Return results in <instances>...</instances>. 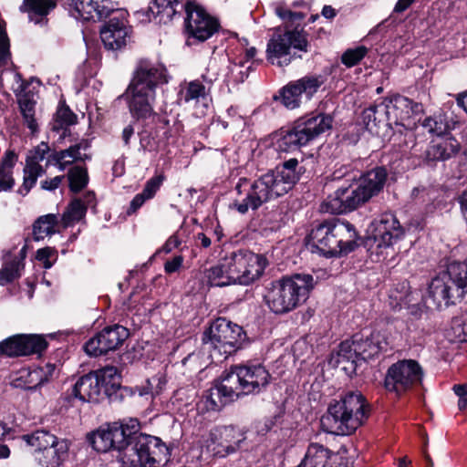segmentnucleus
<instances>
[{
    "mask_svg": "<svg viewBox=\"0 0 467 467\" xmlns=\"http://www.w3.org/2000/svg\"><path fill=\"white\" fill-rule=\"evenodd\" d=\"M89 440L97 451H117L121 467H161L169 460L167 446L157 437L139 432L135 419L105 424Z\"/></svg>",
    "mask_w": 467,
    "mask_h": 467,
    "instance_id": "obj_1",
    "label": "nucleus"
},
{
    "mask_svg": "<svg viewBox=\"0 0 467 467\" xmlns=\"http://www.w3.org/2000/svg\"><path fill=\"white\" fill-rule=\"evenodd\" d=\"M304 172L302 166L296 158L289 159L277 165L253 182L241 178L235 186L239 197L230 205L240 213L244 214L251 210H257L263 203L286 194L299 181Z\"/></svg>",
    "mask_w": 467,
    "mask_h": 467,
    "instance_id": "obj_2",
    "label": "nucleus"
},
{
    "mask_svg": "<svg viewBox=\"0 0 467 467\" xmlns=\"http://www.w3.org/2000/svg\"><path fill=\"white\" fill-rule=\"evenodd\" d=\"M74 9L84 20H101L109 17L100 29V37L106 48L119 50L131 39L128 25V12L119 8L112 0H72Z\"/></svg>",
    "mask_w": 467,
    "mask_h": 467,
    "instance_id": "obj_3",
    "label": "nucleus"
},
{
    "mask_svg": "<svg viewBox=\"0 0 467 467\" xmlns=\"http://www.w3.org/2000/svg\"><path fill=\"white\" fill-rule=\"evenodd\" d=\"M369 411V405L360 391H348L329 404L321 418V426L327 433L350 435L367 420Z\"/></svg>",
    "mask_w": 467,
    "mask_h": 467,
    "instance_id": "obj_4",
    "label": "nucleus"
},
{
    "mask_svg": "<svg viewBox=\"0 0 467 467\" xmlns=\"http://www.w3.org/2000/svg\"><path fill=\"white\" fill-rule=\"evenodd\" d=\"M166 82L165 68L161 65L149 62L139 65L125 93L132 117L140 119L152 115L155 88Z\"/></svg>",
    "mask_w": 467,
    "mask_h": 467,
    "instance_id": "obj_5",
    "label": "nucleus"
},
{
    "mask_svg": "<svg viewBox=\"0 0 467 467\" xmlns=\"http://www.w3.org/2000/svg\"><path fill=\"white\" fill-rule=\"evenodd\" d=\"M313 287L314 279L310 275L285 276L270 284L265 301L275 314H285L304 303Z\"/></svg>",
    "mask_w": 467,
    "mask_h": 467,
    "instance_id": "obj_6",
    "label": "nucleus"
},
{
    "mask_svg": "<svg viewBox=\"0 0 467 467\" xmlns=\"http://www.w3.org/2000/svg\"><path fill=\"white\" fill-rule=\"evenodd\" d=\"M357 233L347 221H325L310 233L312 247L321 254L331 257L348 254L356 246Z\"/></svg>",
    "mask_w": 467,
    "mask_h": 467,
    "instance_id": "obj_7",
    "label": "nucleus"
},
{
    "mask_svg": "<svg viewBox=\"0 0 467 467\" xmlns=\"http://www.w3.org/2000/svg\"><path fill=\"white\" fill-rule=\"evenodd\" d=\"M467 294V260L453 262L446 271L435 276L430 285L426 298L427 304L436 308L447 307L461 301Z\"/></svg>",
    "mask_w": 467,
    "mask_h": 467,
    "instance_id": "obj_8",
    "label": "nucleus"
},
{
    "mask_svg": "<svg viewBox=\"0 0 467 467\" xmlns=\"http://www.w3.org/2000/svg\"><path fill=\"white\" fill-rule=\"evenodd\" d=\"M244 339L243 328L223 317L215 319L202 337L204 348L216 362H221L235 353Z\"/></svg>",
    "mask_w": 467,
    "mask_h": 467,
    "instance_id": "obj_9",
    "label": "nucleus"
},
{
    "mask_svg": "<svg viewBox=\"0 0 467 467\" xmlns=\"http://www.w3.org/2000/svg\"><path fill=\"white\" fill-rule=\"evenodd\" d=\"M332 123V117L326 114L301 118L291 129L282 134L277 140V148L281 151L296 150L329 130Z\"/></svg>",
    "mask_w": 467,
    "mask_h": 467,
    "instance_id": "obj_10",
    "label": "nucleus"
},
{
    "mask_svg": "<svg viewBox=\"0 0 467 467\" xmlns=\"http://www.w3.org/2000/svg\"><path fill=\"white\" fill-rule=\"evenodd\" d=\"M245 440L242 429L232 425L216 426L210 431L197 460L202 464H208L213 457L223 458L234 454L243 447Z\"/></svg>",
    "mask_w": 467,
    "mask_h": 467,
    "instance_id": "obj_11",
    "label": "nucleus"
},
{
    "mask_svg": "<svg viewBox=\"0 0 467 467\" xmlns=\"http://www.w3.org/2000/svg\"><path fill=\"white\" fill-rule=\"evenodd\" d=\"M387 345L384 337L377 331H362L355 334L351 340H346L338 348V363L350 362L353 368L358 361H366L377 356Z\"/></svg>",
    "mask_w": 467,
    "mask_h": 467,
    "instance_id": "obj_12",
    "label": "nucleus"
},
{
    "mask_svg": "<svg viewBox=\"0 0 467 467\" xmlns=\"http://www.w3.org/2000/svg\"><path fill=\"white\" fill-rule=\"evenodd\" d=\"M230 278L234 284L248 285L258 280L267 265L265 257L249 250H236L225 254Z\"/></svg>",
    "mask_w": 467,
    "mask_h": 467,
    "instance_id": "obj_13",
    "label": "nucleus"
},
{
    "mask_svg": "<svg viewBox=\"0 0 467 467\" xmlns=\"http://www.w3.org/2000/svg\"><path fill=\"white\" fill-rule=\"evenodd\" d=\"M296 50L307 51V41L303 32L286 30L284 33L275 32L268 40L266 46V59L272 65L285 67L296 56Z\"/></svg>",
    "mask_w": 467,
    "mask_h": 467,
    "instance_id": "obj_14",
    "label": "nucleus"
},
{
    "mask_svg": "<svg viewBox=\"0 0 467 467\" xmlns=\"http://www.w3.org/2000/svg\"><path fill=\"white\" fill-rule=\"evenodd\" d=\"M238 397L241 395L257 394L265 389L270 383L271 375L261 363L246 362L232 366L225 371Z\"/></svg>",
    "mask_w": 467,
    "mask_h": 467,
    "instance_id": "obj_15",
    "label": "nucleus"
},
{
    "mask_svg": "<svg viewBox=\"0 0 467 467\" xmlns=\"http://www.w3.org/2000/svg\"><path fill=\"white\" fill-rule=\"evenodd\" d=\"M421 379L422 370L419 363L412 359H405L389 368L384 386L388 391L400 395L420 384Z\"/></svg>",
    "mask_w": 467,
    "mask_h": 467,
    "instance_id": "obj_16",
    "label": "nucleus"
},
{
    "mask_svg": "<svg viewBox=\"0 0 467 467\" xmlns=\"http://www.w3.org/2000/svg\"><path fill=\"white\" fill-rule=\"evenodd\" d=\"M323 82L320 76H306L287 83L274 99L280 100L286 109H295L300 107L304 99L309 100L317 92Z\"/></svg>",
    "mask_w": 467,
    "mask_h": 467,
    "instance_id": "obj_17",
    "label": "nucleus"
},
{
    "mask_svg": "<svg viewBox=\"0 0 467 467\" xmlns=\"http://www.w3.org/2000/svg\"><path fill=\"white\" fill-rule=\"evenodd\" d=\"M185 13V26L189 37L202 42L210 38L219 28L217 20L194 1L186 4Z\"/></svg>",
    "mask_w": 467,
    "mask_h": 467,
    "instance_id": "obj_18",
    "label": "nucleus"
},
{
    "mask_svg": "<svg viewBox=\"0 0 467 467\" xmlns=\"http://www.w3.org/2000/svg\"><path fill=\"white\" fill-rule=\"evenodd\" d=\"M372 238L378 248H389L405 236V229L396 216L385 213L376 218L370 224Z\"/></svg>",
    "mask_w": 467,
    "mask_h": 467,
    "instance_id": "obj_19",
    "label": "nucleus"
},
{
    "mask_svg": "<svg viewBox=\"0 0 467 467\" xmlns=\"http://www.w3.org/2000/svg\"><path fill=\"white\" fill-rule=\"evenodd\" d=\"M368 201L356 182L349 187L338 188L333 195L324 201L321 211L328 213H345L354 211Z\"/></svg>",
    "mask_w": 467,
    "mask_h": 467,
    "instance_id": "obj_20",
    "label": "nucleus"
},
{
    "mask_svg": "<svg viewBox=\"0 0 467 467\" xmlns=\"http://www.w3.org/2000/svg\"><path fill=\"white\" fill-rule=\"evenodd\" d=\"M129 331L120 325L105 327L84 346L88 356L99 357L116 350L128 338Z\"/></svg>",
    "mask_w": 467,
    "mask_h": 467,
    "instance_id": "obj_21",
    "label": "nucleus"
},
{
    "mask_svg": "<svg viewBox=\"0 0 467 467\" xmlns=\"http://www.w3.org/2000/svg\"><path fill=\"white\" fill-rule=\"evenodd\" d=\"M48 151L49 147L46 142H41L28 151L24 167L23 184L18 190L20 194L26 195L36 185L37 179L46 173L47 167L50 161H53L51 155L47 160L45 166H42L40 162L46 160Z\"/></svg>",
    "mask_w": 467,
    "mask_h": 467,
    "instance_id": "obj_22",
    "label": "nucleus"
},
{
    "mask_svg": "<svg viewBox=\"0 0 467 467\" xmlns=\"http://www.w3.org/2000/svg\"><path fill=\"white\" fill-rule=\"evenodd\" d=\"M47 347L46 339L38 335H15L0 342V354L6 357L39 354Z\"/></svg>",
    "mask_w": 467,
    "mask_h": 467,
    "instance_id": "obj_23",
    "label": "nucleus"
},
{
    "mask_svg": "<svg viewBox=\"0 0 467 467\" xmlns=\"http://www.w3.org/2000/svg\"><path fill=\"white\" fill-rule=\"evenodd\" d=\"M237 398H239L238 390H235L226 372H224L221 381L207 391L202 402L207 410L216 411Z\"/></svg>",
    "mask_w": 467,
    "mask_h": 467,
    "instance_id": "obj_24",
    "label": "nucleus"
},
{
    "mask_svg": "<svg viewBox=\"0 0 467 467\" xmlns=\"http://www.w3.org/2000/svg\"><path fill=\"white\" fill-rule=\"evenodd\" d=\"M99 379L92 372L80 377L70 389L65 394V400L74 404L75 401L97 402L99 400L101 389L99 386Z\"/></svg>",
    "mask_w": 467,
    "mask_h": 467,
    "instance_id": "obj_25",
    "label": "nucleus"
},
{
    "mask_svg": "<svg viewBox=\"0 0 467 467\" xmlns=\"http://www.w3.org/2000/svg\"><path fill=\"white\" fill-rule=\"evenodd\" d=\"M179 99L197 108L196 114L203 116L209 106L210 93L207 92V88L202 85L200 79H194L181 86Z\"/></svg>",
    "mask_w": 467,
    "mask_h": 467,
    "instance_id": "obj_26",
    "label": "nucleus"
},
{
    "mask_svg": "<svg viewBox=\"0 0 467 467\" xmlns=\"http://www.w3.org/2000/svg\"><path fill=\"white\" fill-rule=\"evenodd\" d=\"M386 100L390 110L391 124L406 126V120L423 111L422 104L401 95H395Z\"/></svg>",
    "mask_w": 467,
    "mask_h": 467,
    "instance_id": "obj_27",
    "label": "nucleus"
},
{
    "mask_svg": "<svg viewBox=\"0 0 467 467\" xmlns=\"http://www.w3.org/2000/svg\"><path fill=\"white\" fill-rule=\"evenodd\" d=\"M459 150L460 143L452 137L433 140L425 151V160L428 162L446 161L455 156Z\"/></svg>",
    "mask_w": 467,
    "mask_h": 467,
    "instance_id": "obj_28",
    "label": "nucleus"
},
{
    "mask_svg": "<svg viewBox=\"0 0 467 467\" xmlns=\"http://www.w3.org/2000/svg\"><path fill=\"white\" fill-rule=\"evenodd\" d=\"M387 177V170L384 167H377L362 175L357 183L369 201L383 190Z\"/></svg>",
    "mask_w": 467,
    "mask_h": 467,
    "instance_id": "obj_29",
    "label": "nucleus"
},
{
    "mask_svg": "<svg viewBox=\"0 0 467 467\" xmlns=\"http://www.w3.org/2000/svg\"><path fill=\"white\" fill-rule=\"evenodd\" d=\"M89 148V143L86 140L70 146L68 149L56 151L51 154L53 161L58 165L60 171H64L67 166L76 161H85L89 156L85 152Z\"/></svg>",
    "mask_w": 467,
    "mask_h": 467,
    "instance_id": "obj_30",
    "label": "nucleus"
},
{
    "mask_svg": "<svg viewBox=\"0 0 467 467\" xmlns=\"http://www.w3.org/2000/svg\"><path fill=\"white\" fill-rule=\"evenodd\" d=\"M57 0H24L20 10L35 24H47V16L57 7Z\"/></svg>",
    "mask_w": 467,
    "mask_h": 467,
    "instance_id": "obj_31",
    "label": "nucleus"
},
{
    "mask_svg": "<svg viewBox=\"0 0 467 467\" xmlns=\"http://www.w3.org/2000/svg\"><path fill=\"white\" fill-rule=\"evenodd\" d=\"M68 448L67 441L60 440L38 453L36 460L41 467H59L67 457Z\"/></svg>",
    "mask_w": 467,
    "mask_h": 467,
    "instance_id": "obj_32",
    "label": "nucleus"
},
{
    "mask_svg": "<svg viewBox=\"0 0 467 467\" xmlns=\"http://www.w3.org/2000/svg\"><path fill=\"white\" fill-rule=\"evenodd\" d=\"M178 5L179 0H152L146 13L147 19L150 21L159 17V22L166 23L176 14Z\"/></svg>",
    "mask_w": 467,
    "mask_h": 467,
    "instance_id": "obj_33",
    "label": "nucleus"
},
{
    "mask_svg": "<svg viewBox=\"0 0 467 467\" xmlns=\"http://www.w3.org/2000/svg\"><path fill=\"white\" fill-rule=\"evenodd\" d=\"M17 155L14 150H6L0 161V192H9L15 185L13 169L17 161Z\"/></svg>",
    "mask_w": 467,
    "mask_h": 467,
    "instance_id": "obj_34",
    "label": "nucleus"
},
{
    "mask_svg": "<svg viewBox=\"0 0 467 467\" xmlns=\"http://www.w3.org/2000/svg\"><path fill=\"white\" fill-rule=\"evenodd\" d=\"M22 440L37 453H40L60 441L54 434L46 430H37L32 433L25 434L22 436Z\"/></svg>",
    "mask_w": 467,
    "mask_h": 467,
    "instance_id": "obj_35",
    "label": "nucleus"
},
{
    "mask_svg": "<svg viewBox=\"0 0 467 467\" xmlns=\"http://www.w3.org/2000/svg\"><path fill=\"white\" fill-rule=\"evenodd\" d=\"M59 223L57 215L48 213L38 217L33 224V238L40 241L56 234Z\"/></svg>",
    "mask_w": 467,
    "mask_h": 467,
    "instance_id": "obj_36",
    "label": "nucleus"
},
{
    "mask_svg": "<svg viewBox=\"0 0 467 467\" xmlns=\"http://www.w3.org/2000/svg\"><path fill=\"white\" fill-rule=\"evenodd\" d=\"M226 257L225 255L219 261V263L210 267L204 272V277L211 286H226L234 284L230 275L228 268L225 267Z\"/></svg>",
    "mask_w": 467,
    "mask_h": 467,
    "instance_id": "obj_37",
    "label": "nucleus"
},
{
    "mask_svg": "<svg viewBox=\"0 0 467 467\" xmlns=\"http://www.w3.org/2000/svg\"><path fill=\"white\" fill-rule=\"evenodd\" d=\"M456 122L449 121L444 114H438L426 118L422 127L432 135L441 136L455 128Z\"/></svg>",
    "mask_w": 467,
    "mask_h": 467,
    "instance_id": "obj_38",
    "label": "nucleus"
},
{
    "mask_svg": "<svg viewBox=\"0 0 467 467\" xmlns=\"http://www.w3.org/2000/svg\"><path fill=\"white\" fill-rule=\"evenodd\" d=\"M166 382V379L163 375L157 374L148 379L144 385L137 386L135 388L136 392L140 397H145L147 400L153 399L162 392Z\"/></svg>",
    "mask_w": 467,
    "mask_h": 467,
    "instance_id": "obj_39",
    "label": "nucleus"
},
{
    "mask_svg": "<svg viewBox=\"0 0 467 467\" xmlns=\"http://www.w3.org/2000/svg\"><path fill=\"white\" fill-rule=\"evenodd\" d=\"M87 213V206L79 199L73 200L67 207L61 217L64 228L72 226L81 221Z\"/></svg>",
    "mask_w": 467,
    "mask_h": 467,
    "instance_id": "obj_40",
    "label": "nucleus"
},
{
    "mask_svg": "<svg viewBox=\"0 0 467 467\" xmlns=\"http://www.w3.org/2000/svg\"><path fill=\"white\" fill-rule=\"evenodd\" d=\"M99 379V386L100 389H105L108 391L109 387L115 389L119 386V375L118 368L113 366H107L100 369L92 372Z\"/></svg>",
    "mask_w": 467,
    "mask_h": 467,
    "instance_id": "obj_41",
    "label": "nucleus"
},
{
    "mask_svg": "<svg viewBox=\"0 0 467 467\" xmlns=\"http://www.w3.org/2000/svg\"><path fill=\"white\" fill-rule=\"evenodd\" d=\"M263 60H254L251 64L245 67V62L243 59L234 61L229 67V78L235 83L244 82L249 75V71L254 70L255 66L262 64Z\"/></svg>",
    "mask_w": 467,
    "mask_h": 467,
    "instance_id": "obj_42",
    "label": "nucleus"
},
{
    "mask_svg": "<svg viewBox=\"0 0 467 467\" xmlns=\"http://www.w3.org/2000/svg\"><path fill=\"white\" fill-rule=\"evenodd\" d=\"M23 268V257L21 259L15 258L5 264L2 269H0V285H5L19 278Z\"/></svg>",
    "mask_w": 467,
    "mask_h": 467,
    "instance_id": "obj_43",
    "label": "nucleus"
},
{
    "mask_svg": "<svg viewBox=\"0 0 467 467\" xmlns=\"http://www.w3.org/2000/svg\"><path fill=\"white\" fill-rule=\"evenodd\" d=\"M70 190L73 192H79L87 186L88 176L87 170L82 167H73L67 173Z\"/></svg>",
    "mask_w": 467,
    "mask_h": 467,
    "instance_id": "obj_44",
    "label": "nucleus"
},
{
    "mask_svg": "<svg viewBox=\"0 0 467 467\" xmlns=\"http://www.w3.org/2000/svg\"><path fill=\"white\" fill-rule=\"evenodd\" d=\"M19 106L25 124L31 132H36L37 130V123L35 119V103L28 99L22 98L19 99Z\"/></svg>",
    "mask_w": 467,
    "mask_h": 467,
    "instance_id": "obj_45",
    "label": "nucleus"
},
{
    "mask_svg": "<svg viewBox=\"0 0 467 467\" xmlns=\"http://www.w3.org/2000/svg\"><path fill=\"white\" fill-rule=\"evenodd\" d=\"M368 48L364 46L349 48L341 56V62L348 67H351L358 64L367 55Z\"/></svg>",
    "mask_w": 467,
    "mask_h": 467,
    "instance_id": "obj_46",
    "label": "nucleus"
},
{
    "mask_svg": "<svg viewBox=\"0 0 467 467\" xmlns=\"http://www.w3.org/2000/svg\"><path fill=\"white\" fill-rule=\"evenodd\" d=\"M451 330L455 339L465 341L467 339V314L454 317L451 320Z\"/></svg>",
    "mask_w": 467,
    "mask_h": 467,
    "instance_id": "obj_47",
    "label": "nucleus"
},
{
    "mask_svg": "<svg viewBox=\"0 0 467 467\" xmlns=\"http://www.w3.org/2000/svg\"><path fill=\"white\" fill-rule=\"evenodd\" d=\"M373 106H374L375 115L377 116V121L379 123V127L381 125L390 126L391 125L390 110L388 107V102H387L386 99L383 101H381L380 103L374 104Z\"/></svg>",
    "mask_w": 467,
    "mask_h": 467,
    "instance_id": "obj_48",
    "label": "nucleus"
},
{
    "mask_svg": "<svg viewBox=\"0 0 467 467\" xmlns=\"http://www.w3.org/2000/svg\"><path fill=\"white\" fill-rule=\"evenodd\" d=\"M9 57V41L5 30V25L0 20V67L7 65Z\"/></svg>",
    "mask_w": 467,
    "mask_h": 467,
    "instance_id": "obj_49",
    "label": "nucleus"
},
{
    "mask_svg": "<svg viewBox=\"0 0 467 467\" xmlns=\"http://www.w3.org/2000/svg\"><path fill=\"white\" fill-rule=\"evenodd\" d=\"M36 259L42 262L46 269H49L57 260V251L52 247H45L36 251Z\"/></svg>",
    "mask_w": 467,
    "mask_h": 467,
    "instance_id": "obj_50",
    "label": "nucleus"
},
{
    "mask_svg": "<svg viewBox=\"0 0 467 467\" xmlns=\"http://www.w3.org/2000/svg\"><path fill=\"white\" fill-rule=\"evenodd\" d=\"M139 137L140 150L149 152L157 150V141L149 130H142L140 132H139Z\"/></svg>",
    "mask_w": 467,
    "mask_h": 467,
    "instance_id": "obj_51",
    "label": "nucleus"
},
{
    "mask_svg": "<svg viewBox=\"0 0 467 467\" xmlns=\"http://www.w3.org/2000/svg\"><path fill=\"white\" fill-rule=\"evenodd\" d=\"M55 370V366L47 364L46 366V370L44 368H36L29 373V377L31 378V381L38 380L34 386H29L28 389H36L37 386L42 385L44 382L47 381V374H51Z\"/></svg>",
    "mask_w": 467,
    "mask_h": 467,
    "instance_id": "obj_52",
    "label": "nucleus"
},
{
    "mask_svg": "<svg viewBox=\"0 0 467 467\" xmlns=\"http://www.w3.org/2000/svg\"><path fill=\"white\" fill-rule=\"evenodd\" d=\"M164 177L162 175H157L150 178L145 184L143 191L141 192L146 198L151 199L157 191L160 189Z\"/></svg>",
    "mask_w": 467,
    "mask_h": 467,
    "instance_id": "obj_53",
    "label": "nucleus"
},
{
    "mask_svg": "<svg viewBox=\"0 0 467 467\" xmlns=\"http://www.w3.org/2000/svg\"><path fill=\"white\" fill-rule=\"evenodd\" d=\"M226 117L228 119L222 120V124L224 129L228 128L229 126L240 127L243 123V118L239 114L237 109L234 107H230L226 110Z\"/></svg>",
    "mask_w": 467,
    "mask_h": 467,
    "instance_id": "obj_54",
    "label": "nucleus"
},
{
    "mask_svg": "<svg viewBox=\"0 0 467 467\" xmlns=\"http://www.w3.org/2000/svg\"><path fill=\"white\" fill-rule=\"evenodd\" d=\"M362 119L366 126V129L368 130L369 131H374L375 129L379 127L377 121V116L375 115L373 105L363 111Z\"/></svg>",
    "mask_w": 467,
    "mask_h": 467,
    "instance_id": "obj_55",
    "label": "nucleus"
},
{
    "mask_svg": "<svg viewBox=\"0 0 467 467\" xmlns=\"http://www.w3.org/2000/svg\"><path fill=\"white\" fill-rule=\"evenodd\" d=\"M183 256L182 255H175L171 259H169L164 264V271L168 275H171L173 273L178 272L183 264Z\"/></svg>",
    "mask_w": 467,
    "mask_h": 467,
    "instance_id": "obj_56",
    "label": "nucleus"
},
{
    "mask_svg": "<svg viewBox=\"0 0 467 467\" xmlns=\"http://www.w3.org/2000/svg\"><path fill=\"white\" fill-rule=\"evenodd\" d=\"M453 391L458 396V408L462 410L467 408V384H458L453 386Z\"/></svg>",
    "mask_w": 467,
    "mask_h": 467,
    "instance_id": "obj_57",
    "label": "nucleus"
},
{
    "mask_svg": "<svg viewBox=\"0 0 467 467\" xmlns=\"http://www.w3.org/2000/svg\"><path fill=\"white\" fill-rule=\"evenodd\" d=\"M275 14L278 16L282 20H296L303 18V16L300 13H295L292 12L286 8H285L282 5H277L275 7Z\"/></svg>",
    "mask_w": 467,
    "mask_h": 467,
    "instance_id": "obj_58",
    "label": "nucleus"
},
{
    "mask_svg": "<svg viewBox=\"0 0 467 467\" xmlns=\"http://www.w3.org/2000/svg\"><path fill=\"white\" fill-rule=\"evenodd\" d=\"M64 179H65L64 175L56 176L52 179H46L41 182V188L46 191H54L57 188H58V186L60 185V183L63 182Z\"/></svg>",
    "mask_w": 467,
    "mask_h": 467,
    "instance_id": "obj_59",
    "label": "nucleus"
},
{
    "mask_svg": "<svg viewBox=\"0 0 467 467\" xmlns=\"http://www.w3.org/2000/svg\"><path fill=\"white\" fill-rule=\"evenodd\" d=\"M149 200L145 197V195L140 192L135 195V197L132 199L130 204V208L128 210V214H131L132 213H135L139 208H140L143 203Z\"/></svg>",
    "mask_w": 467,
    "mask_h": 467,
    "instance_id": "obj_60",
    "label": "nucleus"
},
{
    "mask_svg": "<svg viewBox=\"0 0 467 467\" xmlns=\"http://www.w3.org/2000/svg\"><path fill=\"white\" fill-rule=\"evenodd\" d=\"M181 244L179 237L175 234L170 236L162 246V251L166 254L171 253L173 249L177 248Z\"/></svg>",
    "mask_w": 467,
    "mask_h": 467,
    "instance_id": "obj_61",
    "label": "nucleus"
},
{
    "mask_svg": "<svg viewBox=\"0 0 467 467\" xmlns=\"http://www.w3.org/2000/svg\"><path fill=\"white\" fill-rule=\"evenodd\" d=\"M202 82V85L207 88V92L210 93L211 88L213 82L217 79V75L215 73L210 74L206 72L202 74L201 78H199Z\"/></svg>",
    "mask_w": 467,
    "mask_h": 467,
    "instance_id": "obj_62",
    "label": "nucleus"
},
{
    "mask_svg": "<svg viewBox=\"0 0 467 467\" xmlns=\"http://www.w3.org/2000/svg\"><path fill=\"white\" fill-rule=\"evenodd\" d=\"M57 118H59L64 123H72L73 113L68 108H60L57 110Z\"/></svg>",
    "mask_w": 467,
    "mask_h": 467,
    "instance_id": "obj_63",
    "label": "nucleus"
},
{
    "mask_svg": "<svg viewBox=\"0 0 467 467\" xmlns=\"http://www.w3.org/2000/svg\"><path fill=\"white\" fill-rule=\"evenodd\" d=\"M416 0H399L395 6L394 12L402 13L407 10Z\"/></svg>",
    "mask_w": 467,
    "mask_h": 467,
    "instance_id": "obj_64",
    "label": "nucleus"
}]
</instances>
